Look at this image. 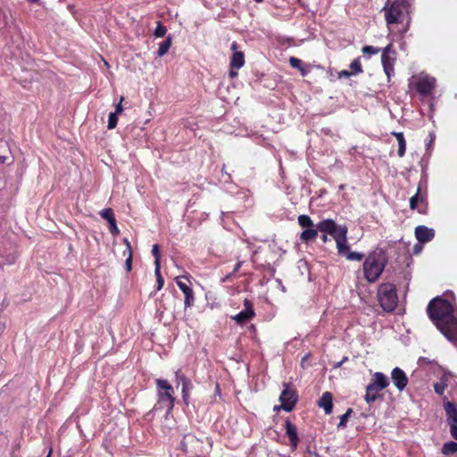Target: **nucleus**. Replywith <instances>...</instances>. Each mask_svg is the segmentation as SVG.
<instances>
[{
    "label": "nucleus",
    "mask_w": 457,
    "mask_h": 457,
    "mask_svg": "<svg viewBox=\"0 0 457 457\" xmlns=\"http://www.w3.org/2000/svg\"><path fill=\"white\" fill-rule=\"evenodd\" d=\"M427 312L436 328L453 344L457 345V314L453 305L437 296L428 304Z\"/></svg>",
    "instance_id": "nucleus-1"
},
{
    "label": "nucleus",
    "mask_w": 457,
    "mask_h": 457,
    "mask_svg": "<svg viewBox=\"0 0 457 457\" xmlns=\"http://www.w3.org/2000/svg\"><path fill=\"white\" fill-rule=\"evenodd\" d=\"M212 444L208 437H197L193 433L184 435L180 449L187 457H206Z\"/></svg>",
    "instance_id": "nucleus-2"
},
{
    "label": "nucleus",
    "mask_w": 457,
    "mask_h": 457,
    "mask_svg": "<svg viewBox=\"0 0 457 457\" xmlns=\"http://www.w3.org/2000/svg\"><path fill=\"white\" fill-rule=\"evenodd\" d=\"M387 262V257L382 250L370 253L363 262V274L370 283L376 282L383 272Z\"/></svg>",
    "instance_id": "nucleus-3"
},
{
    "label": "nucleus",
    "mask_w": 457,
    "mask_h": 457,
    "mask_svg": "<svg viewBox=\"0 0 457 457\" xmlns=\"http://www.w3.org/2000/svg\"><path fill=\"white\" fill-rule=\"evenodd\" d=\"M410 8L411 4L408 0H396L385 6L383 11L387 26L403 23L406 18H408L407 23H409Z\"/></svg>",
    "instance_id": "nucleus-4"
},
{
    "label": "nucleus",
    "mask_w": 457,
    "mask_h": 457,
    "mask_svg": "<svg viewBox=\"0 0 457 457\" xmlns=\"http://www.w3.org/2000/svg\"><path fill=\"white\" fill-rule=\"evenodd\" d=\"M155 385L157 389V403L154 407V411L165 409L167 414H169L174 408V389L167 380L162 378H156Z\"/></svg>",
    "instance_id": "nucleus-5"
},
{
    "label": "nucleus",
    "mask_w": 457,
    "mask_h": 457,
    "mask_svg": "<svg viewBox=\"0 0 457 457\" xmlns=\"http://www.w3.org/2000/svg\"><path fill=\"white\" fill-rule=\"evenodd\" d=\"M378 301L385 312H394L398 303L396 286L389 282L381 284L378 288Z\"/></svg>",
    "instance_id": "nucleus-6"
},
{
    "label": "nucleus",
    "mask_w": 457,
    "mask_h": 457,
    "mask_svg": "<svg viewBox=\"0 0 457 457\" xmlns=\"http://www.w3.org/2000/svg\"><path fill=\"white\" fill-rule=\"evenodd\" d=\"M337 249L339 255L345 256L349 261H361L364 254L357 252H351L347 242V232L342 231L341 235L336 238Z\"/></svg>",
    "instance_id": "nucleus-7"
},
{
    "label": "nucleus",
    "mask_w": 457,
    "mask_h": 457,
    "mask_svg": "<svg viewBox=\"0 0 457 457\" xmlns=\"http://www.w3.org/2000/svg\"><path fill=\"white\" fill-rule=\"evenodd\" d=\"M283 386L284 389L279 395L281 407L286 411H291L294 410L298 401V394L297 391L291 387L288 384L284 383Z\"/></svg>",
    "instance_id": "nucleus-8"
},
{
    "label": "nucleus",
    "mask_w": 457,
    "mask_h": 457,
    "mask_svg": "<svg viewBox=\"0 0 457 457\" xmlns=\"http://www.w3.org/2000/svg\"><path fill=\"white\" fill-rule=\"evenodd\" d=\"M395 51L392 50V45H387L383 50L381 54V62L383 70L387 77L388 82L390 78L395 74Z\"/></svg>",
    "instance_id": "nucleus-9"
},
{
    "label": "nucleus",
    "mask_w": 457,
    "mask_h": 457,
    "mask_svg": "<svg viewBox=\"0 0 457 457\" xmlns=\"http://www.w3.org/2000/svg\"><path fill=\"white\" fill-rule=\"evenodd\" d=\"M318 225V229L321 233L328 234L335 240L338 236L341 235V232L345 230V232H348V228L345 225L339 226L336 223V221L332 219H325L320 220Z\"/></svg>",
    "instance_id": "nucleus-10"
},
{
    "label": "nucleus",
    "mask_w": 457,
    "mask_h": 457,
    "mask_svg": "<svg viewBox=\"0 0 457 457\" xmlns=\"http://www.w3.org/2000/svg\"><path fill=\"white\" fill-rule=\"evenodd\" d=\"M410 208L417 210L420 214H426L428 211L427 193L421 191L420 183L416 194L410 198Z\"/></svg>",
    "instance_id": "nucleus-11"
},
{
    "label": "nucleus",
    "mask_w": 457,
    "mask_h": 457,
    "mask_svg": "<svg viewBox=\"0 0 457 457\" xmlns=\"http://www.w3.org/2000/svg\"><path fill=\"white\" fill-rule=\"evenodd\" d=\"M182 279H186L187 282H190L187 276H179L175 278V281L179 288L183 292L185 295L184 305L185 308H188L194 305L195 303V295L194 291L190 286H188Z\"/></svg>",
    "instance_id": "nucleus-12"
},
{
    "label": "nucleus",
    "mask_w": 457,
    "mask_h": 457,
    "mask_svg": "<svg viewBox=\"0 0 457 457\" xmlns=\"http://www.w3.org/2000/svg\"><path fill=\"white\" fill-rule=\"evenodd\" d=\"M255 317V312L251 300L245 298L244 301V310L231 317L237 324L244 325Z\"/></svg>",
    "instance_id": "nucleus-13"
},
{
    "label": "nucleus",
    "mask_w": 457,
    "mask_h": 457,
    "mask_svg": "<svg viewBox=\"0 0 457 457\" xmlns=\"http://www.w3.org/2000/svg\"><path fill=\"white\" fill-rule=\"evenodd\" d=\"M436 87V79L434 78H421L416 84L415 88L417 92L422 96H428L431 95Z\"/></svg>",
    "instance_id": "nucleus-14"
},
{
    "label": "nucleus",
    "mask_w": 457,
    "mask_h": 457,
    "mask_svg": "<svg viewBox=\"0 0 457 457\" xmlns=\"http://www.w3.org/2000/svg\"><path fill=\"white\" fill-rule=\"evenodd\" d=\"M286 435L289 439V445L292 451L297 449L299 444V437L297 434V428L288 419L285 421Z\"/></svg>",
    "instance_id": "nucleus-15"
},
{
    "label": "nucleus",
    "mask_w": 457,
    "mask_h": 457,
    "mask_svg": "<svg viewBox=\"0 0 457 457\" xmlns=\"http://www.w3.org/2000/svg\"><path fill=\"white\" fill-rule=\"evenodd\" d=\"M391 378L394 385L399 391H403L408 384V377L406 373L398 367L393 369L391 372Z\"/></svg>",
    "instance_id": "nucleus-16"
},
{
    "label": "nucleus",
    "mask_w": 457,
    "mask_h": 457,
    "mask_svg": "<svg viewBox=\"0 0 457 457\" xmlns=\"http://www.w3.org/2000/svg\"><path fill=\"white\" fill-rule=\"evenodd\" d=\"M238 44L234 41L231 44V50L234 52L230 58V67L238 70L245 64V54L242 51H237Z\"/></svg>",
    "instance_id": "nucleus-17"
},
{
    "label": "nucleus",
    "mask_w": 457,
    "mask_h": 457,
    "mask_svg": "<svg viewBox=\"0 0 457 457\" xmlns=\"http://www.w3.org/2000/svg\"><path fill=\"white\" fill-rule=\"evenodd\" d=\"M415 237L420 243H428L435 237V230L420 225L415 228Z\"/></svg>",
    "instance_id": "nucleus-18"
},
{
    "label": "nucleus",
    "mask_w": 457,
    "mask_h": 457,
    "mask_svg": "<svg viewBox=\"0 0 457 457\" xmlns=\"http://www.w3.org/2000/svg\"><path fill=\"white\" fill-rule=\"evenodd\" d=\"M176 378L179 382L182 385V398L186 404H188V399H189V392L193 388V384L191 380L187 378L183 373L180 371H177Z\"/></svg>",
    "instance_id": "nucleus-19"
},
{
    "label": "nucleus",
    "mask_w": 457,
    "mask_h": 457,
    "mask_svg": "<svg viewBox=\"0 0 457 457\" xmlns=\"http://www.w3.org/2000/svg\"><path fill=\"white\" fill-rule=\"evenodd\" d=\"M318 406L322 408L326 414H330L333 410V395L330 392H325L318 401Z\"/></svg>",
    "instance_id": "nucleus-20"
},
{
    "label": "nucleus",
    "mask_w": 457,
    "mask_h": 457,
    "mask_svg": "<svg viewBox=\"0 0 457 457\" xmlns=\"http://www.w3.org/2000/svg\"><path fill=\"white\" fill-rule=\"evenodd\" d=\"M318 225L316 224L314 227L304 229L299 236V239L305 244L309 242L314 241L318 237Z\"/></svg>",
    "instance_id": "nucleus-21"
},
{
    "label": "nucleus",
    "mask_w": 457,
    "mask_h": 457,
    "mask_svg": "<svg viewBox=\"0 0 457 457\" xmlns=\"http://www.w3.org/2000/svg\"><path fill=\"white\" fill-rule=\"evenodd\" d=\"M370 383L374 384L378 390H383L389 385L387 377L382 372H376L373 375Z\"/></svg>",
    "instance_id": "nucleus-22"
},
{
    "label": "nucleus",
    "mask_w": 457,
    "mask_h": 457,
    "mask_svg": "<svg viewBox=\"0 0 457 457\" xmlns=\"http://www.w3.org/2000/svg\"><path fill=\"white\" fill-rule=\"evenodd\" d=\"M444 409L447 416V421L456 422L457 420V405L450 401L444 402Z\"/></svg>",
    "instance_id": "nucleus-23"
},
{
    "label": "nucleus",
    "mask_w": 457,
    "mask_h": 457,
    "mask_svg": "<svg viewBox=\"0 0 457 457\" xmlns=\"http://www.w3.org/2000/svg\"><path fill=\"white\" fill-rule=\"evenodd\" d=\"M381 390H378L374 384H371L370 382L366 386V394L364 396L365 401L368 403L375 402L378 397L381 395H379V392Z\"/></svg>",
    "instance_id": "nucleus-24"
},
{
    "label": "nucleus",
    "mask_w": 457,
    "mask_h": 457,
    "mask_svg": "<svg viewBox=\"0 0 457 457\" xmlns=\"http://www.w3.org/2000/svg\"><path fill=\"white\" fill-rule=\"evenodd\" d=\"M398 142V155L403 157L406 152V141L403 132H392Z\"/></svg>",
    "instance_id": "nucleus-25"
},
{
    "label": "nucleus",
    "mask_w": 457,
    "mask_h": 457,
    "mask_svg": "<svg viewBox=\"0 0 457 457\" xmlns=\"http://www.w3.org/2000/svg\"><path fill=\"white\" fill-rule=\"evenodd\" d=\"M448 386V378L444 375L440 381L434 384V390L437 395H444L445 388Z\"/></svg>",
    "instance_id": "nucleus-26"
},
{
    "label": "nucleus",
    "mask_w": 457,
    "mask_h": 457,
    "mask_svg": "<svg viewBox=\"0 0 457 457\" xmlns=\"http://www.w3.org/2000/svg\"><path fill=\"white\" fill-rule=\"evenodd\" d=\"M441 452L445 455H450L457 453V443L453 441L444 444Z\"/></svg>",
    "instance_id": "nucleus-27"
},
{
    "label": "nucleus",
    "mask_w": 457,
    "mask_h": 457,
    "mask_svg": "<svg viewBox=\"0 0 457 457\" xmlns=\"http://www.w3.org/2000/svg\"><path fill=\"white\" fill-rule=\"evenodd\" d=\"M171 46V38L168 37L163 42H162L158 48V56L162 57L167 54Z\"/></svg>",
    "instance_id": "nucleus-28"
},
{
    "label": "nucleus",
    "mask_w": 457,
    "mask_h": 457,
    "mask_svg": "<svg viewBox=\"0 0 457 457\" xmlns=\"http://www.w3.org/2000/svg\"><path fill=\"white\" fill-rule=\"evenodd\" d=\"M298 224L302 228H310L314 227L312 220L310 218V216L302 214L298 217Z\"/></svg>",
    "instance_id": "nucleus-29"
},
{
    "label": "nucleus",
    "mask_w": 457,
    "mask_h": 457,
    "mask_svg": "<svg viewBox=\"0 0 457 457\" xmlns=\"http://www.w3.org/2000/svg\"><path fill=\"white\" fill-rule=\"evenodd\" d=\"M125 243L127 245V252H128V257L125 262V267H126L127 271L129 272L132 270L133 254H132V249H131L129 242L127 239H125Z\"/></svg>",
    "instance_id": "nucleus-30"
},
{
    "label": "nucleus",
    "mask_w": 457,
    "mask_h": 457,
    "mask_svg": "<svg viewBox=\"0 0 457 457\" xmlns=\"http://www.w3.org/2000/svg\"><path fill=\"white\" fill-rule=\"evenodd\" d=\"M353 75L360 74L363 72V69L361 63V57L355 58L350 64Z\"/></svg>",
    "instance_id": "nucleus-31"
},
{
    "label": "nucleus",
    "mask_w": 457,
    "mask_h": 457,
    "mask_svg": "<svg viewBox=\"0 0 457 457\" xmlns=\"http://www.w3.org/2000/svg\"><path fill=\"white\" fill-rule=\"evenodd\" d=\"M100 215L102 218L108 221V223H113L114 220H115L114 212H113L112 209H111V208H106V209L102 210L100 212Z\"/></svg>",
    "instance_id": "nucleus-32"
},
{
    "label": "nucleus",
    "mask_w": 457,
    "mask_h": 457,
    "mask_svg": "<svg viewBox=\"0 0 457 457\" xmlns=\"http://www.w3.org/2000/svg\"><path fill=\"white\" fill-rule=\"evenodd\" d=\"M352 412H353V409L349 408V409H347L346 412L340 417V421L337 425L338 428L346 427V423H347L348 419L351 416Z\"/></svg>",
    "instance_id": "nucleus-33"
},
{
    "label": "nucleus",
    "mask_w": 457,
    "mask_h": 457,
    "mask_svg": "<svg viewBox=\"0 0 457 457\" xmlns=\"http://www.w3.org/2000/svg\"><path fill=\"white\" fill-rule=\"evenodd\" d=\"M166 32H167L166 27L164 25H162V23L161 21H158L157 27L155 28L154 35L156 37H162L165 36Z\"/></svg>",
    "instance_id": "nucleus-34"
},
{
    "label": "nucleus",
    "mask_w": 457,
    "mask_h": 457,
    "mask_svg": "<svg viewBox=\"0 0 457 457\" xmlns=\"http://www.w3.org/2000/svg\"><path fill=\"white\" fill-rule=\"evenodd\" d=\"M117 123H118V115L116 113L111 112L109 114V118H108L107 128L109 129H113L116 128Z\"/></svg>",
    "instance_id": "nucleus-35"
},
{
    "label": "nucleus",
    "mask_w": 457,
    "mask_h": 457,
    "mask_svg": "<svg viewBox=\"0 0 457 457\" xmlns=\"http://www.w3.org/2000/svg\"><path fill=\"white\" fill-rule=\"evenodd\" d=\"M361 51L364 54L371 55V54H377L378 53H379L380 48L374 47L372 46H365L362 47Z\"/></svg>",
    "instance_id": "nucleus-36"
},
{
    "label": "nucleus",
    "mask_w": 457,
    "mask_h": 457,
    "mask_svg": "<svg viewBox=\"0 0 457 457\" xmlns=\"http://www.w3.org/2000/svg\"><path fill=\"white\" fill-rule=\"evenodd\" d=\"M289 64L291 65V67L297 69V70L302 68V66L303 65V62L295 56H291L289 58Z\"/></svg>",
    "instance_id": "nucleus-37"
},
{
    "label": "nucleus",
    "mask_w": 457,
    "mask_h": 457,
    "mask_svg": "<svg viewBox=\"0 0 457 457\" xmlns=\"http://www.w3.org/2000/svg\"><path fill=\"white\" fill-rule=\"evenodd\" d=\"M152 254L154 256V263L161 262V253L159 245H153Z\"/></svg>",
    "instance_id": "nucleus-38"
},
{
    "label": "nucleus",
    "mask_w": 457,
    "mask_h": 457,
    "mask_svg": "<svg viewBox=\"0 0 457 457\" xmlns=\"http://www.w3.org/2000/svg\"><path fill=\"white\" fill-rule=\"evenodd\" d=\"M448 424L450 426V433L452 437L457 440V420L456 422L451 421L448 422Z\"/></svg>",
    "instance_id": "nucleus-39"
},
{
    "label": "nucleus",
    "mask_w": 457,
    "mask_h": 457,
    "mask_svg": "<svg viewBox=\"0 0 457 457\" xmlns=\"http://www.w3.org/2000/svg\"><path fill=\"white\" fill-rule=\"evenodd\" d=\"M109 224H110V232L112 235L119 234V229H118L117 224H116V220H114L113 223H109Z\"/></svg>",
    "instance_id": "nucleus-40"
},
{
    "label": "nucleus",
    "mask_w": 457,
    "mask_h": 457,
    "mask_svg": "<svg viewBox=\"0 0 457 457\" xmlns=\"http://www.w3.org/2000/svg\"><path fill=\"white\" fill-rule=\"evenodd\" d=\"M154 274L156 279L160 278V277H162L161 273V262L154 263Z\"/></svg>",
    "instance_id": "nucleus-41"
},
{
    "label": "nucleus",
    "mask_w": 457,
    "mask_h": 457,
    "mask_svg": "<svg viewBox=\"0 0 457 457\" xmlns=\"http://www.w3.org/2000/svg\"><path fill=\"white\" fill-rule=\"evenodd\" d=\"M353 75V73L349 71H346V70H344V71H341L339 73H338V78L341 79V78H350L351 76Z\"/></svg>",
    "instance_id": "nucleus-42"
},
{
    "label": "nucleus",
    "mask_w": 457,
    "mask_h": 457,
    "mask_svg": "<svg viewBox=\"0 0 457 457\" xmlns=\"http://www.w3.org/2000/svg\"><path fill=\"white\" fill-rule=\"evenodd\" d=\"M122 100H123V97H121L120 102L116 105L115 112L113 113H116L118 115L122 112V111H123V107L121 104Z\"/></svg>",
    "instance_id": "nucleus-43"
},
{
    "label": "nucleus",
    "mask_w": 457,
    "mask_h": 457,
    "mask_svg": "<svg viewBox=\"0 0 457 457\" xmlns=\"http://www.w3.org/2000/svg\"><path fill=\"white\" fill-rule=\"evenodd\" d=\"M156 284H157V287H156V289L159 291L161 290L162 287H163V285H164V279L162 277H160V278H157L156 279Z\"/></svg>",
    "instance_id": "nucleus-44"
},
{
    "label": "nucleus",
    "mask_w": 457,
    "mask_h": 457,
    "mask_svg": "<svg viewBox=\"0 0 457 457\" xmlns=\"http://www.w3.org/2000/svg\"><path fill=\"white\" fill-rule=\"evenodd\" d=\"M299 71L301 72V75L303 77L306 76L309 73V70L306 69L303 65L302 66V68L299 69Z\"/></svg>",
    "instance_id": "nucleus-45"
},
{
    "label": "nucleus",
    "mask_w": 457,
    "mask_h": 457,
    "mask_svg": "<svg viewBox=\"0 0 457 457\" xmlns=\"http://www.w3.org/2000/svg\"><path fill=\"white\" fill-rule=\"evenodd\" d=\"M242 263H243L242 262H237L236 263V265H235V267L233 269V273H236V272H237L240 270V268L242 266Z\"/></svg>",
    "instance_id": "nucleus-46"
},
{
    "label": "nucleus",
    "mask_w": 457,
    "mask_h": 457,
    "mask_svg": "<svg viewBox=\"0 0 457 457\" xmlns=\"http://www.w3.org/2000/svg\"><path fill=\"white\" fill-rule=\"evenodd\" d=\"M235 70H236V69H232V68L230 67V71H229V74H228L229 78H231V79H232V78H235V77H237V72Z\"/></svg>",
    "instance_id": "nucleus-47"
},
{
    "label": "nucleus",
    "mask_w": 457,
    "mask_h": 457,
    "mask_svg": "<svg viewBox=\"0 0 457 457\" xmlns=\"http://www.w3.org/2000/svg\"><path fill=\"white\" fill-rule=\"evenodd\" d=\"M328 234L322 233V235L320 236V239L323 243H327L328 241Z\"/></svg>",
    "instance_id": "nucleus-48"
},
{
    "label": "nucleus",
    "mask_w": 457,
    "mask_h": 457,
    "mask_svg": "<svg viewBox=\"0 0 457 457\" xmlns=\"http://www.w3.org/2000/svg\"><path fill=\"white\" fill-rule=\"evenodd\" d=\"M280 410H283L282 407H281V404L280 405H275L273 407V411H276V412H278Z\"/></svg>",
    "instance_id": "nucleus-49"
},
{
    "label": "nucleus",
    "mask_w": 457,
    "mask_h": 457,
    "mask_svg": "<svg viewBox=\"0 0 457 457\" xmlns=\"http://www.w3.org/2000/svg\"><path fill=\"white\" fill-rule=\"evenodd\" d=\"M17 256L12 254L10 258V260L8 261V263H13L16 260Z\"/></svg>",
    "instance_id": "nucleus-50"
},
{
    "label": "nucleus",
    "mask_w": 457,
    "mask_h": 457,
    "mask_svg": "<svg viewBox=\"0 0 457 457\" xmlns=\"http://www.w3.org/2000/svg\"><path fill=\"white\" fill-rule=\"evenodd\" d=\"M234 274H235V273H233V271H232V272H230V273H228V274L225 277V278L223 279V281H226V280L230 279Z\"/></svg>",
    "instance_id": "nucleus-51"
},
{
    "label": "nucleus",
    "mask_w": 457,
    "mask_h": 457,
    "mask_svg": "<svg viewBox=\"0 0 457 457\" xmlns=\"http://www.w3.org/2000/svg\"><path fill=\"white\" fill-rule=\"evenodd\" d=\"M429 136H430V141L428 144V147H429L430 145H432L433 141L435 140V136L433 134H430Z\"/></svg>",
    "instance_id": "nucleus-52"
},
{
    "label": "nucleus",
    "mask_w": 457,
    "mask_h": 457,
    "mask_svg": "<svg viewBox=\"0 0 457 457\" xmlns=\"http://www.w3.org/2000/svg\"><path fill=\"white\" fill-rule=\"evenodd\" d=\"M6 159H7V158H6L5 156H2V155H0V162H1V163H4V162H6Z\"/></svg>",
    "instance_id": "nucleus-53"
},
{
    "label": "nucleus",
    "mask_w": 457,
    "mask_h": 457,
    "mask_svg": "<svg viewBox=\"0 0 457 457\" xmlns=\"http://www.w3.org/2000/svg\"><path fill=\"white\" fill-rule=\"evenodd\" d=\"M342 364H343V361H338V362H337V363L334 365V368H335V369H337V368L341 367V365H342Z\"/></svg>",
    "instance_id": "nucleus-54"
},
{
    "label": "nucleus",
    "mask_w": 457,
    "mask_h": 457,
    "mask_svg": "<svg viewBox=\"0 0 457 457\" xmlns=\"http://www.w3.org/2000/svg\"><path fill=\"white\" fill-rule=\"evenodd\" d=\"M39 0H28V2L31 3V4H36L37 3Z\"/></svg>",
    "instance_id": "nucleus-55"
},
{
    "label": "nucleus",
    "mask_w": 457,
    "mask_h": 457,
    "mask_svg": "<svg viewBox=\"0 0 457 457\" xmlns=\"http://www.w3.org/2000/svg\"><path fill=\"white\" fill-rule=\"evenodd\" d=\"M348 361V357H347V356H345V357L342 359V361H343V363H344V362H345V361Z\"/></svg>",
    "instance_id": "nucleus-56"
},
{
    "label": "nucleus",
    "mask_w": 457,
    "mask_h": 457,
    "mask_svg": "<svg viewBox=\"0 0 457 457\" xmlns=\"http://www.w3.org/2000/svg\"><path fill=\"white\" fill-rule=\"evenodd\" d=\"M51 454H52V448L50 449V451H49V453H48L46 457H51Z\"/></svg>",
    "instance_id": "nucleus-57"
},
{
    "label": "nucleus",
    "mask_w": 457,
    "mask_h": 457,
    "mask_svg": "<svg viewBox=\"0 0 457 457\" xmlns=\"http://www.w3.org/2000/svg\"><path fill=\"white\" fill-rule=\"evenodd\" d=\"M256 3H262L263 0H254Z\"/></svg>",
    "instance_id": "nucleus-58"
}]
</instances>
